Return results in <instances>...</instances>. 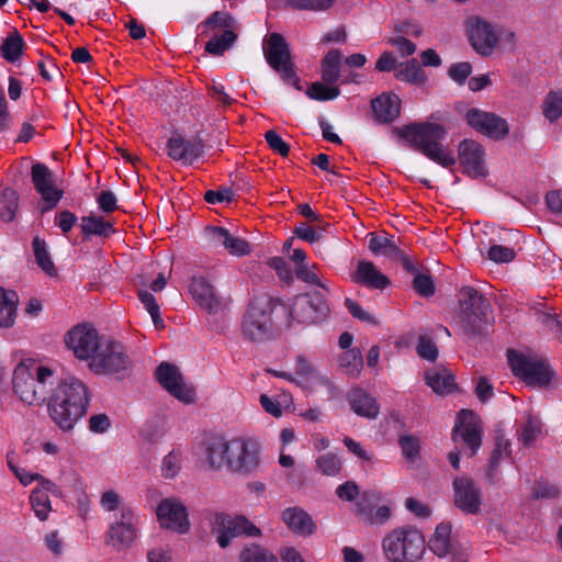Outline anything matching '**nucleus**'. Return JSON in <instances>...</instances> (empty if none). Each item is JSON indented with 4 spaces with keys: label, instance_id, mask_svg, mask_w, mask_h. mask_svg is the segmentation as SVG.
Listing matches in <instances>:
<instances>
[{
    "label": "nucleus",
    "instance_id": "nucleus-1",
    "mask_svg": "<svg viewBox=\"0 0 562 562\" xmlns=\"http://www.w3.org/2000/svg\"><path fill=\"white\" fill-rule=\"evenodd\" d=\"M205 462L213 471L227 470L247 475L260 463V447L256 439L237 436L232 439L213 437L205 442Z\"/></svg>",
    "mask_w": 562,
    "mask_h": 562
},
{
    "label": "nucleus",
    "instance_id": "nucleus-2",
    "mask_svg": "<svg viewBox=\"0 0 562 562\" xmlns=\"http://www.w3.org/2000/svg\"><path fill=\"white\" fill-rule=\"evenodd\" d=\"M90 400V390L79 379H57L46 403L47 412L60 430L70 431L87 414Z\"/></svg>",
    "mask_w": 562,
    "mask_h": 562
},
{
    "label": "nucleus",
    "instance_id": "nucleus-3",
    "mask_svg": "<svg viewBox=\"0 0 562 562\" xmlns=\"http://www.w3.org/2000/svg\"><path fill=\"white\" fill-rule=\"evenodd\" d=\"M283 318L280 299L269 294L255 295L248 303L240 322V334L247 341L259 344L273 338Z\"/></svg>",
    "mask_w": 562,
    "mask_h": 562
},
{
    "label": "nucleus",
    "instance_id": "nucleus-4",
    "mask_svg": "<svg viewBox=\"0 0 562 562\" xmlns=\"http://www.w3.org/2000/svg\"><path fill=\"white\" fill-rule=\"evenodd\" d=\"M56 372L42 364L20 361L12 375V390L19 400L27 406H41L47 403L52 387L56 384Z\"/></svg>",
    "mask_w": 562,
    "mask_h": 562
},
{
    "label": "nucleus",
    "instance_id": "nucleus-5",
    "mask_svg": "<svg viewBox=\"0 0 562 562\" xmlns=\"http://www.w3.org/2000/svg\"><path fill=\"white\" fill-rule=\"evenodd\" d=\"M398 134L408 145L441 167H452L457 159L442 146L448 131L439 123L424 122L405 125Z\"/></svg>",
    "mask_w": 562,
    "mask_h": 562
},
{
    "label": "nucleus",
    "instance_id": "nucleus-6",
    "mask_svg": "<svg viewBox=\"0 0 562 562\" xmlns=\"http://www.w3.org/2000/svg\"><path fill=\"white\" fill-rule=\"evenodd\" d=\"M281 324L291 327L294 323L314 325L327 318L330 308L327 294L319 290L302 293L283 302L280 300Z\"/></svg>",
    "mask_w": 562,
    "mask_h": 562
},
{
    "label": "nucleus",
    "instance_id": "nucleus-7",
    "mask_svg": "<svg viewBox=\"0 0 562 562\" xmlns=\"http://www.w3.org/2000/svg\"><path fill=\"white\" fill-rule=\"evenodd\" d=\"M493 318L490 301L472 286H463L459 292L457 325L469 337L484 335Z\"/></svg>",
    "mask_w": 562,
    "mask_h": 562
},
{
    "label": "nucleus",
    "instance_id": "nucleus-8",
    "mask_svg": "<svg viewBox=\"0 0 562 562\" xmlns=\"http://www.w3.org/2000/svg\"><path fill=\"white\" fill-rule=\"evenodd\" d=\"M239 24L226 11H215L207 19L198 24L199 36H210L205 50L215 56L227 50L237 38Z\"/></svg>",
    "mask_w": 562,
    "mask_h": 562
},
{
    "label": "nucleus",
    "instance_id": "nucleus-9",
    "mask_svg": "<svg viewBox=\"0 0 562 562\" xmlns=\"http://www.w3.org/2000/svg\"><path fill=\"white\" fill-rule=\"evenodd\" d=\"M425 549L424 536L415 528L394 529L383 539V551L390 562H417Z\"/></svg>",
    "mask_w": 562,
    "mask_h": 562
},
{
    "label": "nucleus",
    "instance_id": "nucleus-10",
    "mask_svg": "<svg viewBox=\"0 0 562 562\" xmlns=\"http://www.w3.org/2000/svg\"><path fill=\"white\" fill-rule=\"evenodd\" d=\"M89 368L98 374L116 375L123 379L131 373L133 362L121 342L105 338L89 362Z\"/></svg>",
    "mask_w": 562,
    "mask_h": 562
},
{
    "label": "nucleus",
    "instance_id": "nucleus-11",
    "mask_svg": "<svg viewBox=\"0 0 562 562\" xmlns=\"http://www.w3.org/2000/svg\"><path fill=\"white\" fill-rule=\"evenodd\" d=\"M139 516L131 506H123L105 532V543L115 551L128 550L139 535Z\"/></svg>",
    "mask_w": 562,
    "mask_h": 562
},
{
    "label": "nucleus",
    "instance_id": "nucleus-12",
    "mask_svg": "<svg viewBox=\"0 0 562 562\" xmlns=\"http://www.w3.org/2000/svg\"><path fill=\"white\" fill-rule=\"evenodd\" d=\"M507 358L514 374L529 385L546 386L552 379L548 363L537 355L509 349Z\"/></svg>",
    "mask_w": 562,
    "mask_h": 562
},
{
    "label": "nucleus",
    "instance_id": "nucleus-13",
    "mask_svg": "<svg viewBox=\"0 0 562 562\" xmlns=\"http://www.w3.org/2000/svg\"><path fill=\"white\" fill-rule=\"evenodd\" d=\"M263 54L267 63L278 71L282 79L289 83H295L297 78L295 76L289 46L279 33H271L262 46Z\"/></svg>",
    "mask_w": 562,
    "mask_h": 562
},
{
    "label": "nucleus",
    "instance_id": "nucleus-14",
    "mask_svg": "<svg viewBox=\"0 0 562 562\" xmlns=\"http://www.w3.org/2000/svg\"><path fill=\"white\" fill-rule=\"evenodd\" d=\"M104 339L92 326L80 324L66 334L65 344L77 359L91 361Z\"/></svg>",
    "mask_w": 562,
    "mask_h": 562
},
{
    "label": "nucleus",
    "instance_id": "nucleus-15",
    "mask_svg": "<svg viewBox=\"0 0 562 562\" xmlns=\"http://www.w3.org/2000/svg\"><path fill=\"white\" fill-rule=\"evenodd\" d=\"M156 378L160 385L173 397L184 404L196 401L195 389L186 383L179 369L169 362H161L156 370Z\"/></svg>",
    "mask_w": 562,
    "mask_h": 562
},
{
    "label": "nucleus",
    "instance_id": "nucleus-16",
    "mask_svg": "<svg viewBox=\"0 0 562 562\" xmlns=\"http://www.w3.org/2000/svg\"><path fill=\"white\" fill-rule=\"evenodd\" d=\"M469 40L474 50L482 56H490L498 43V29L481 16L467 20Z\"/></svg>",
    "mask_w": 562,
    "mask_h": 562
},
{
    "label": "nucleus",
    "instance_id": "nucleus-17",
    "mask_svg": "<svg viewBox=\"0 0 562 562\" xmlns=\"http://www.w3.org/2000/svg\"><path fill=\"white\" fill-rule=\"evenodd\" d=\"M294 384L308 390L316 391L319 387H325L327 395L334 397L336 395V387L329 378L314 366V363L303 355L295 357L294 361Z\"/></svg>",
    "mask_w": 562,
    "mask_h": 562
},
{
    "label": "nucleus",
    "instance_id": "nucleus-18",
    "mask_svg": "<svg viewBox=\"0 0 562 562\" xmlns=\"http://www.w3.org/2000/svg\"><path fill=\"white\" fill-rule=\"evenodd\" d=\"M429 549L438 558H448L449 562H468V548L451 537V526L441 522L429 540Z\"/></svg>",
    "mask_w": 562,
    "mask_h": 562
},
{
    "label": "nucleus",
    "instance_id": "nucleus-19",
    "mask_svg": "<svg viewBox=\"0 0 562 562\" xmlns=\"http://www.w3.org/2000/svg\"><path fill=\"white\" fill-rule=\"evenodd\" d=\"M458 160L461 171L471 178H485L488 175L485 149L476 140L463 139L459 144Z\"/></svg>",
    "mask_w": 562,
    "mask_h": 562
},
{
    "label": "nucleus",
    "instance_id": "nucleus-20",
    "mask_svg": "<svg viewBox=\"0 0 562 562\" xmlns=\"http://www.w3.org/2000/svg\"><path fill=\"white\" fill-rule=\"evenodd\" d=\"M213 531L216 533V541L221 548H226L232 539L239 535L254 537L260 533V530L245 517L233 518L223 514L215 516Z\"/></svg>",
    "mask_w": 562,
    "mask_h": 562
},
{
    "label": "nucleus",
    "instance_id": "nucleus-21",
    "mask_svg": "<svg viewBox=\"0 0 562 562\" xmlns=\"http://www.w3.org/2000/svg\"><path fill=\"white\" fill-rule=\"evenodd\" d=\"M452 439L456 443L462 441L474 456L482 445V430L479 417L471 411H461L457 417Z\"/></svg>",
    "mask_w": 562,
    "mask_h": 562
},
{
    "label": "nucleus",
    "instance_id": "nucleus-22",
    "mask_svg": "<svg viewBox=\"0 0 562 562\" xmlns=\"http://www.w3.org/2000/svg\"><path fill=\"white\" fill-rule=\"evenodd\" d=\"M158 521L162 528L178 533H186L190 529L186 506L176 498L162 499L156 510Z\"/></svg>",
    "mask_w": 562,
    "mask_h": 562
},
{
    "label": "nucleus",
    "instance_id": "nucleus-23",
    "mask_svg": "<svg viewBox=\"0 0 562 562\" xmlns=\"http://www.w3.org/2000/svg\"><path fill=\"white\" fill-rule=\"evenodd\" d=\"M468 124L481 134L494 139L504 138L508 134V124L502 117L477 109L467 112Z\"/></svg>",
    "mask_w": 562,
    "mask_h": 562
},
{
    "label": "nucleus",
    "instance_id": "nucleus-24",
    "mask_svg": "<svg viewBox=\"0 0 562 562\" xmlns=\"http://www.w3.org/2000/svg\"><path fill=\"white\" fill-rule=\"evenodd\" d=\"M190 292L198 305L209 314L223 312L226 303L213 285L203 277H194L190 284Z\"/></svg>",
    "mask_w": 562,
    "mask_h": 562
},
{
    "label": "nucleus",
    "instance_id": "nucleus-25",
    "mask_svg": "<svg viewBox=\"0 0 562 562\" xmlns=\"http://www.w3.org/2000/svg\"><path fill=\"white\" fill-rule=\"evenodd\" d=\"M454 504L467 514H477L481 506V488L469 477L453 481Z\"/></svg>",
    "mask_w": 562,
    "mask_h": 562
},
{
    "label": "nucleus",
    "instance_id": "nucleus-26",
    "mask_svg": "<svg viewBox=\"0 0 562 562\" xmlns=\"http://www.w3.org/2000/svg\"><path fill=\"white\" fill-rule=\"evenodd\" d=\"M203 144L200 139H186L175 135L168 139V156L184 165L193 164L203 154Z\"/></svg>",
    "mask_w": 562,
    "mask_h": 562
},
{
    "label": "nucleus",
    "instance_id": "nucleus-27",
    "mask_svg": "<svg viewBox=\"0 0 562 562\" xmlns=\"http://www.w3.org/2000/svg\"><path fill=\"white\" fill-rule=\"evenodd\" d=\"M32 181L42 199L49 207L55 206L61 199V191L57 190L54 181V173L44 164L32 166Z\"/></svg>",
    "mask_w": 562,
    "mask_h": 562
},
{
    "label": "nucleus",
    "instance_id": "nucleus-28",
    "mask_svg": "<svg viewBox=\"0 0 562 562\" xmlns=\"http://www.w3.org/2000/svg\"><path fill=\"white\" fill-rule=\"evenodd\" d=\"M210 241L214 246H223L231 255L241 257L251 250L249 243L232 235L226 228L212 226L206 228Z\"/></svg>",
    "mask_w": 562,
    "mask_h": 562
},
{
    "label": "nucleus",
    "instance_id": "nucleus-29",
    "mask_svg": "<svg viewBox=\"0 0 562 562\" xmlns=\"http://www.w3.org/2000/svg\"><path fill=\"white\" fill-rule=\"evenodd\" d=\"M352 281L367 288L384 290L390 284V280L372 262L359 261L356 272L352 274Z\"/></svg>",
    "mask_w": 562,
    "mask_h": 562
},
{
    "label": "nucleus",
    "instance_id": "nucleus-30",
    "mask_svg": "<svg viewBox=\"0 0 562 562\" xmlns=\"http://www.w3.org/2000/svg\"><path fill=\"white\" fill-rule=\"evenodd\" d=\"M48 492L58 493L55 483L47 479H41V486H36L30 496L31 506L40 520H46L52 509Z\"/></svg>",
    "mask_w": 562,
    "mask_h": 562
},
{
    "label": "nucleus",
    "instance_id": "nucleus-31",
    "mask_svg": "<svg viewBox=\"0 0 562 562\" xmlns=\"http://www.w3.org/2000/svg\"><path fill=\"white\" fill-rule=\"evenodd\" d=\"M371 106L380 123L393 122L401 113V100L395 94H381L371 101Z\"/></svg>",
    "mask_w": 562,
    "mask_h": 562
},
{
    "label": "nucleus",
    "instance_id": "nucleus-32",
    "mask_svg": "<svg viewBox=\"0 0 562 562\" xmlns=\"http://www.w3.org/2000/svg\"><path fill=\"white\" fill-rule=\"evenodd\" d=\"M282 520L296 535L310 536L314 533L316 525L312 517L299 508H288L282 513Z\"/></svg>",
    "mask_w": 562,
    "mask_h": 562
},
{
    "label": "nucleus",
    "instance_id": "nucleus-33",
    "mask_svg": "<svg viewBox=\"0 0 562 562\" xmlns=\"http://www.w3.org/2000/svg\"><path fill=\"white\" fill-rule=\"evenodd\" d=\"M351 409L359 416L374 419L379 415V405L375 398L361 389H355L349 394Z\"/></svg>",
    "mask_w": 562,
    "mask_h": 562
},
{
    "label": "nucleus",
    "instance_id": "nucleus-34",
    "mask_svg": "<svg viewBox=\"0 0 562 562\" xmlns=\"http://www.w3.org/2000/svg\"><path fill=\"white\" fill-rule=\"evenodd\" d=\"M425 382L437 394H448L456 389L454 376L446 368H432L426 371Z\"/></svg>",
    "mask_w": 562,
    "mask_h": 562
},
{
    "label": "nucleus",
    "instance_id": "nucleus-35",
    "mask_svg": "<svg viewBox=\"0 0 562 562\" xmlns=\"http://www.w3.org/2000/svg\"><path fill=\"white\" fill-rule=\"evenodd\" d=\"M18 294L0 286V328L13 326L16 317Z\"/></svg>",
    "mask_w": 562,
    "mask_h": 562
},
{
    "label": "nucleus",
    "instance_id": "nucleus-36",
    "mask_svg": "<svg viewBox=\"0 0 562 562\" xmlns=\"http://www.w3.org/2000/svg\"><path fill=\"white\" fill-rule=\"evenodd\" d=\"M542 434V422L531 413H527L517 430L518 440L524 446H531Z\"/></svg>",
    "mask_w": 562,
    "mask_h": 562
},
{
    "label": "nucleus",
    "instance_id": "nucleus-37",
    "mask_svg": "<svg viewBox=\"0 0 562 562\" xmlns=\"http://www.w3.org/2000/svg\"><path fill=\"white\" fill-rule=\"evenodd\" d=\"M342 54L338 49L329 50L322 60V80L327 85H335L340 80V65Z\"/></svg>",
    "mask_w": 562,
    "mask_h": 562
},
{
    "label": "nucleus",
    "instance_id": "nucleus-38",
    "mask_svg": "<svg viewBox=\"0 0 562 562\" xmlns=\"http://www.w3.org/2000/svg\"><path fill=\"white\" fill-rule=\"evenodd\" d=\"M80 228L87 236L94 235L100 237H108L115 233L113 224L99 215L82 216Z\"/></svg>",
    "mask_w": 562,
    "mask_h": 562
},
{
    "label": "nucleus",
    "instance_id": "nucleus-39",
    "mask_svg": "<svg viewBox=\"0 0 562 562\" xmlns=\"http://www.w3.org/2000/svg\"><path fill=\"white\" fill-rule=\"evenodd\" d=\"M33 252L38 267L49 277L57 274L56 267L50 258L47 244L38 236L33 238L32 241Z\"/></svg>",
    "mask_w": 562,
    "mask_h": 562
},
{
    "label": "nucleus",
    "instance_id": "nucleus-40",
    "mask_svg": "<svg viewBox=\"0 0 562 562\" xmlns=\"http://www.w3.org/2000/svg\"><path fill=\"white\" fill-rule=\"evenodd\" d=\"M19 206L18 193L11 189H4L0 194V220L12 222L15 217Z\"/></svg>",
    "mask_w": 562,
    "mask_h": 562
},
{
    "label": "nucleus",
    "instance_id": "nucleus-41",
    "mask_svg": "<svg viewBox=\"0 0 562 562\" xmlns=\"http://www.w3.org/2000/svg\"><path fill=\"white\" fill-rule=\"evenodd\" d=\"M369 249L374 255H383L391 259L398 255L400 250L392 237L373 234L369 239Z\"/></svg>",
    "mask_w": 562,
    "mask_h": 562
},
{
    "label": "nucleus",
    "instance_id": "nucleus-42",
    "mask_svg": "<svg viewBox=\"0 0 562 562\" xmlns=\"http://www.w3.org/2000/svg\"><path fill=\"white\" fill-rule=\"evenodd\" d=\"M23 46L24 41L22 36L16 31L13 32L4 40L1 46L2 57L10 63L16 61L23 53Z\"/></svg>",
    "mask_w": 562,
    "mask_h": 562
},
{
    "label": "nucleus",
    "instance_id": "nucleus-43",
    "mask_svg": "<svg viewBox=\"0 0 562 562\" xmlns=\"http://www.w3.org/2000/svg\"><path fill=\"white\" fill-rule=\"evenodd\" d=\"M542 113L550 122H555L562 115V90L550 91L547 94Z\"/></svg>",
    "mask_w": 562,
    "mask_h": 562
},
{
    "label": "nucleus",
    "instance_id": "nucleus-44",
    "mask_svg": "<svg viewBox=\"0 0 562 562\" xmlns=\"http://www.w3.org/2000/svg\"><path fill=\"white\" fill-rule=\"evenodd\" d=\"M306 94L317 101H328L336 99L340 94V89L335 85L317 81L308 87Z\"/></svg>",
    "mask_w": 562,
    "mask_h": 562
},
{
    "label": "nucleus",
    "instance_id": "nucleus-45",
    "mask_svg": "<svg viewBox=\"0 0 562 562\" xmlns=\"http://www.w3.org/2000/svg\"><path fill=\"white\" fill-rule=\"evenodd\" d=\"M341 468L340 459L333 452L324 453L316 459V469L324 475H338Z\"/></svg>",
    "mask_w": 562,
    "mask_h": 562
},
{
    "label": "nucleus",
    "instance_id": "nucleus-46",
    "mask_svg": "<svg viewBox=\"0 0 562 562\" xmlns=\"http://www.w3.org/2000/svg\"><path fill=\"white\" fill-rule=\"evenodd\" d=\"M316 269L317 268L315 265H313L312 267H310L306 263L299 265L295 270L296 278L303 282L316 285L318 288L317 290L322 291L325 294H328L329 290L326 286V284L323 283L322 280L319 279Z\"/></svg>",
    "mask_w": 562,
    "mask_h": 562
},
{
    "label": "nucleus",
    "instance_id": "nucleus-47",
    "mask_svg": "<svg viewBox=\"0 0 562 562\" xmlns=\"http://www.w3.org/2000/svg\"><path fill=\"white\" fill-rule=\"evenodd\" d=\"M340 364L347 374L358 376L363 364L360 351L357 349L346 351L341 357Z\"/></svg>",
    "mask_w": 562,
    "mask_h": 562
},
{
    "label": "nucleus",
    "instance_id": "nucleus-48",
    "mask_svg": "<svg viewBox=\"0 0 562 562\" xmlns=\"http://www.w3.org/2000/svg\"><path fill=\"white\" fill-rule=\"evenodd\" d=\"M138 299L143 303L144 307L150 314L151 319L156 326V328L164 327V321L160 316L159 306L154 297V295L147 290L138 291Z\"/></svg>",
    "mask_w": 562,
    "mask_h": 562
},
{
    "label": "nucleus",
    "instance_id": "nucleus-49",
    "mask_svg": "<svg viewBox=\"0 0 562 562\" xmlns=\"http://www.w3.org/2000/svg\"><path fill=\"white\" fill-rule=\"evenodd\" d=\"M241 562H278L277 558L267 549L259 546H250L240 554Z\"/></svg>",
    "mask_w": 562,
    "mask_h": 562
},
{
    "label": "nucleus",
    "instance_id": "nucleus-50",
    "mask_svg": "<svg viewBox=\"0 0 562 562\" xmlns=\"http://www.w3.org/2000/svg\"><path fill=\"white\" fill-rule=\"evenodd\" d=\"M396 77L400 80L419 82L424 79V74L422 71L419 63L416 59H411L405 64L401 65V68L397 70Z\"/></svg>",
    "mask_w": 562,
    "mask_h": 562
},
{
    "label": "nucleus",
    "instance_id": "nucleus-51",
    "mask_svg": "<svg viewBox=\"0 0 562 562\" xmlns=\"http://www.w3.org/2000/svg\"><path fill=\"white\" fill-rule=\"evenodd\" d=\"M285 2L295 10L325 11L329 9L336 0H285Z\"/></svg>",
    "mask_w": 562,
    "mask_h": 562
},
{
    "label": "nucleus",
    "instance_id": "nucleus-52",
    "mask_svg": "<svg viewBox=\"0 0 562 562\" xmlns=\"http://www.w3.org/2000/svg\"><path fill=\"white\" fill-rule=\"evenodd\" d=\"M182 457L179 451L172 450L162 460L161 472L166 479H173L181 469Z\"/></svg>",
    "mask_w": 562,
    "mask_h": 562
},
{
    "label": "nucleus",
    "instance_id": "nucleus-53",
    "mask_svg": "<svg viewBox=\"0 0 562 562\" xmlns=\"http://www.w3.org/2000/svg\"><path fill=\"white\" fill-rule=\"evenodd\" d=\"M515 256L513 248L503 245H492L487 250V258L496 263L510 262Z\"/></svg>",
    "mask_w": 562,
    "mask_h": 562
},
{
    "label": "nucleus",
    "instance_id": "nucleus-54",
    "mask_svg": "<svg viewBox=\"0 0 562 562\" xmlns=\"http://www.w3.org/2000/svg\"><path fill=\"white\" fill-rule=\"evenodd\" d=\"M400 446L407 460L415 461L419 456L420 442L416 437L411 435L402 436L400 438Z\"/></svg>",
    "mask_w": 562,
    "mask_h": 562
},
{
    "label": "nucleus",
    "instance_id": "nucleus-55",
    "mask_svg": "<svg viewBox=\"0 0 562 562\" xmlns=\"http://www.w3.org/2000/svg\"><path fill=\"white\" fill-rule=\"evenodd\" d=\"M413 286L423 296H430L435 293V285L431 277L427 273H415Z\"/></svg>",
    "mask_w": 562,
    "mask_h": 562
},
{
    "label": "nucleus",
    "instance_id": "nucleus-56",
    "mask_svg": "<svg viewBox=\"0 0 562 562\" xmlns=\"http://www.w3.org/2000/svg\"><path fill=\"white\" fill-rule=\"evenodd\" d=\"M324 233V228H315L305 223H302L300 226L295 227L294 234L302 240L307 241L310 244H314L318 241Z\"/></svg>",
    "mask_w": 562,
    "mask_h": 562
},
{
    "label": "nucleus",
    "instance_id": "nucleus-57",
    "mask_svg": "<svg viewBox=\"0 0 562 562\" xmlns=\"http://www.w3.org/2000/svg\"><path fill=\"white\" fill-rule=\"evenodd\" d=\"M510 453V442L507 439H498L496 442V447L492 453L490 472L488 475L492 476V472L496 470L499 461L509 456Z\"/></svg>",
    "mask_w": 562,
    "mask_h": 562
},
{
    "label": "nucleus",
    "instance_id": "nucleus-58",
    "mask_svg": "<svg viewBox=\"0 0 562 562\" xmlns=\"http://www.w3.org/2000/svg\"><path fill=\"white\" fill-rule=\"evenodd\" d=\"M100 506L105 512H114L119 510L121 512V508L124 506L122 505V497L119 493H116L113 490L106 491L101 495L100 498Z\"/></svg>",
    "mask_w": 562,
    "mask_h": 562
},
{
    "label": "nucleus",
    "instance_id": "nucleus-59",
    "mask_svg": "<svg viewBox=\"0 0 562 562\" xmlns=\"http://www.w3.org/2000/svg\"><path fill=\"white\" fill-rule=\"evenodd\" d=\"M417 353L423 359L435 361L438 356V349L430 338L420 336L417 345Z\"/></svg>",
    "mask_w": 562,
    "mask_h": 562
},
{
    "label": "nucleus",
    "instance_id": "nucleus-60",
    "mask_svg": "<svg viewBox=\"0 0 562 562\" xmlns=\"http://www.w3.org/2000/svg\"><path fill=\"white\" fill-rule=\"evenodd\" d=\"M265 138L272 150H274L276 153L283 157L289 155L290 146L281 138V136L276 131H268L265 134Z\"/></svg>",
    "mask_w": 562,
    "mask_h": 562
},
{
    "label": "nucleus",
    "instance_id": "nucleus-61",
    "mask_svg": "<svg viewBox=\"0 0 562 562\" xmlns=\"http://www.w3.org/2000/svg\"><path fill=\"white\" fill-rule=\"evenodd\" d=\"M472 71V66L468 61L453 64L449 69V76L459 85L465 82Z\"/></svg>",
    "mask_w": 562,
    "mask_h": 562
},
{
    "label": "nucleus",
    "instance_id": "nucleus-62",
    "mask_svg": "<svg viewBox=\"0 0 562 562\" xmlns=\"http://www.w3.org/2000/svg\"><path fill=\"white\" fill-rule=\"evenodd\" d=\"M97 203L104 213H112L117 209L116 195L110 190L102 191L97 196Z\"/></svg>",
    "mask_w": 562,
    "mask_h": 562
},
{
    "label": "nucleus",
    "instance_id": "nucleus-63",
    "mask_svg": "<svg viewBox=\"0 0 562 562\" xmlns=\"http://www.w3.org/2000/svg\"><path fill=\"white\" fill-rule=\"evenodd\" d=\"M44 543L47 550L55 557H59L64 551V541L57 531L48 532L44 537Z\"/></svg>",
    "mask_w": 562,
    "mask_h": 562
},
{
    "label": "nucleus",
    "instance_id": "nucleus-64",
    "mask_svg": "<svg viewBox=\"0 0 562 562\" xmlns=\"http://www.w3.org/2000/svg\"><path fill=\"white\" fill-rule=\"evenodd\" d=\"M337 496L345 502H352L359 495V487L356 482L347 481L336 490Z\"/></svg>",
    "mask_w": 562,
    "mask_h": 562
}]
</instances>
